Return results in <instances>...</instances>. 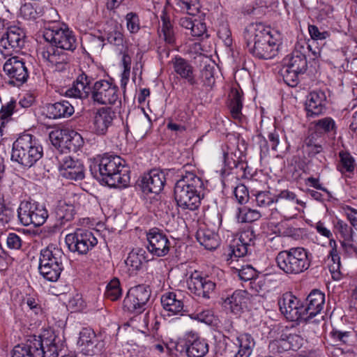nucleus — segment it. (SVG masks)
Instances as JSON below:
<instances>
[{
  "label": "nucleus",
  "mask_w": 357,
  "mask_h": 357,
  "mask_svg": "<svg viewBox=\"0 0 357 357\" xmlns=\"http://www.w3.org/2000/svg\"><path fill=\"white\" fill-rule=\"evenodd\" d=\"M93 78L82 72L74 81L72 87L66 91V96L75 98L91 99L99 105H121L119 88L112 80L100 79L91 86Z\"/></svg>",
  "instance_id": "obj_1"
},
{
  "label": "nucleus",
  "mask_w": 357,
  "mask_h": 357,
  "mask_svg": "<svg viewBox=\"0 0 357 357\" xmlns=\"http://www.w3.org/2000/svg\"><path fill=\"white\" fill-rule=\"evenodd\" d=\"M244 38L248 51L259 59H271L280 52V38L259 24H250L245 30Z\"/></svg>",
  "instance_id": "obj_2"
},
{
  "label": "nucleus",
  "mask_w": 357,
  "mask_h": 357,
  "mask_svg": "<svg viewBox=\"0 0 357 357\" xmlns=\"http://www.w3.org/2000/svg\"><path fill=\"white\" fill-rule=\"evenodd\" d=\"M91 175L110 187L127 186L130 181L129 170L125 161L118 155H105L90 165Z\"/></svg>",
  "instance_id": "obj_3"
},
{
  "label": "nucleus",
  "mask_w": 357,
  "mask_h": 357,
  "mask_svg": "<svg viewBox=\"0 0 357 357\" xmlns=\"http://www.w3.org/2000/svg\"><path fill=\"white\" fill-rule=\"evenodd\" d=\"M62 340L52 331L30 337L24 343L14 347L11 357H58Z\"/></svg>",
  "instance_id": "obj_4"
},
{
  "label": "nucleus",
  "mask_w": 357,
  "mask_h": 357,
  "mask_svg": "<svg viewBox=\"0 0 357 357\" xmlns=\"http://www.w3.org/2000/svg\"><path fill=\"white\" fill-rule=\"evenodd\" d=\"M204 184L201 177L187 172L181 176L174 186V199L178 207L183 210L195 211L204 197Z\"/></svg>",
  "instance_id": "obj_5"
},
{
  "label": "nucleus",
  "mask_w": 357,
  "mask_h": 357,
  "mask_svg": "<svg viewBox=\"0 0 357 357\" xmlns=\"http://www.w3.org/2000/svg\"><path fill=\"white\" fill-rule=\"evenodd\" d=\"M43 155V147L36 137L24 133L13 143L11 160L25 169L33 167Z\"/></svg>",
  "instance_id": "obj_6"
},
{
  "label": "nucleus",
  "mask_w": 357,
  "mask_h": 357,
  "mask_svg": "<svg viewBox=\"0 0 357 357\" xmlns=\"http://www.w3.org/2000/svg\"><path fill=\"white\" fill-rule=\"evenodd\" d=\"M62 250L53 244L42 249L39 258L38 270L40 274L47 280L56 282L63 269Z\"/></svg>",
  "instance_id": "obj_7"
},
{
  "label": "nucleus",
  "mask_w": 357,
  "mask_h": 357,
  "mask_svg": "<svg viewBox=\"0 0 357 357\" xmlns=\"http://www.w3.org/2000/svg\"><path fill=\"white\" fill-rule=\"evenodd\" d=\"M275 261L279 268L287 274L301 273L310 265L307 251L299 247L280 251Z\"/></svg>",
  "instance_id": "obj_8"
},
{
  "label": "nucleus",
  "mask_w": 357,
  "mask_h": 357,
  "mask_svg": "<svg viewBox=\"0 0 357 357\" xmlns=\"http://www.w3.org/2000/svg\"><path fill=\"white\" fill-rule=\"evenodd\" d=\"M54 24L47 27L44 31L43 37L47 42L59 50L73 52L77 47V39L73 32L67 26Z\"/></svg>",
  "instance_id": "obj_9"
},
{
  "label": "nucleus",
  "mask_w": 357,
  "mask_h": 357,
  "mask_svg": "<svg viewBox=\"0 0 357 357\" xmlns=\"http://www.w3.org/2000/svg\"><path fill=\"white\" fill-rule=\"evenodd\" d=\"M65 242L70 252L85 255L98 244V239L91 230L77 229L66 235Z\"/></svg>",
  "instance_id": "obj_10"
},
{
  "label": "nucleus",
  "mask_w": 357,
  "mask_h": 357,
  "mask_svg": "<svg viewBox=\"0 0 357 357\" xmlns=\"http://www.w3.org/2000/svg\"><path fill=\"white\" fill-rule=\"evenodd\" d=\"M48 215L45 207L36 202H22L17 209L18 218L24 226L40 227L45 222Z\"/></svg>",
  "instance_id": "obj_11"
},
{
  "label": "nucleus",
  "mask_w": 357,
  "mask_h": 357,
  "mask_svg": "<svg viewBox=\"0 0 357 357\" xmlns=\"http://www.w3.org/2000/svg\"><path fill=\"white\" fill-rule=\"evenodd\" d=\"M312 53L310 39H299L295 50L282 59V66L293 69V71H298L304 73L307 68V56Z\"/></svg>",
  "instance_id": "obj_12"
},
{
  "label": "nucleus",
  "mask_w": 357,
  "mask_h": 357,
  "mask_svg": "<svg viewBox=\"0 0 357 357\" xmlns=\"http://www.w3.org/2000/svg\"><path fill=\"white\" fill-rule=\"evenodd\" d=\"M305 203L296 198L294 192L289 190H281L275 195L274 206L271 208V215L279 213L284 218L294 215L297 211V205Z\"/></svg>",
  "instance_id": "obj_13"
},
{
  "label": "nucleus",
  "mask_w": 357,
  "mask_h": 357,
  "mask_svg": "<svg viewBox=\"0 0 357 357\" xmlns=\"http://www.w3.org/2000/svg\"><path fill=\"white\" fill-rule=\"evenodd\" d=\"M146 248L153 256H166L171 248V243L167 236L158 228H152L146 233Z\"/></svg>",
  "instance_id": "obj_14"
},
{
  "label": "nucleus",
  "mask_w": 357,
  "mask_h": 357,
  "mask_svg": "<svg viewBox=\"0 0 357 357\" xmlns=\"http://www.w3.org/2000/svg\"><path fill=\"white\" fill-rule=\"evenodd\" d=\"M3 71L10 79L8 84L14 86L22 85L29 78V73L25 62L18 56L9 58L3 65Z\"/></svg>",
  "instance_id": "obj_15"
},
{
  "label": "nucleus",
  "mask_w": 357,
  "mask_h": 357,
  "mask_svg": "<svg viewBox=\"0 0 357 357\" xmlns=\"http://www.w3.org/2000/svg\"><path fill=\"white\" fill-rule=\"evenodd\" d=\"M188 286L192 294L199 298L209 299L215 294L216 283L208 275L202 276L195 271L189 278Z\"/></svg>",
  "instance_id": "obj_16"
},
{
  "label": "nucleus",
  "mask_w": 357,
  "mask_h": 357,
  "mask_svg": "<svg viewBox=\"0 0 357 357\" xmlns=\"http://www.w3.org/2000/svg\"><path fill=\"white\" fill-rule=\"evenodd\" d=\"M59 174L70 181H81L84 178V167L78 159L64 156L59 160Z\"/></svg>",
  "instance_id": "obj_17"
},
{
  "label": "nucleus",
  "mask_w": 357,
  "mask_h": 357,
  "mask_svg": "<svg viewBox=\"0 0 357 357\" xmlns=\"http://www.w3.org/2000/svg\"><path fill=\"white\" fill-rule=\"evenodd\" d=\"M165 182V172L153 169L142 177L138 185L142 191L146 195L149 193L158 194L163 189Z\"/></svg>",
  "instance_id": "obj_18"
},
{
  "label": "nucleus",
  "mask_w": 357,
  "mask_h": 357,
  "mask_svg": "<svg viewBox=\"0 0 357 357\" xmlns=\"http://www.w3.org/2000/svg\"><path fill=\"white\" fill-rule=\"evenodd\" d=\"M77 345L85 356H94L101 351L102 343L98 340L95 332L89 328H84L79 332Z\"/></svg>",
  "instance_id": "obj_19"
},
{
  "label": "nucleus",
  "mask_w": 357,
  "mask_h": 357,
  "mask_svg": "<svg viewBox=\"0 0 357 357\" xmlns=\"http://www.w3.org/2000/svg\"><path fill=\"white\" fill-rule=\"evenodd\" d=\"M26 35L22 29L17 26L8 28L7 31L0 39V53L4 54L3 50L9 47L20 50L24 46Z\"/></svg>",
  "instance_id": "obj_20"
},
{
  "label": "nucleus",
  "mask_w": 357,
  "mask_h": 357,
  "mask_svg": "<svg viewBox=\"0 0 357 357\" xmlns=\"http://www.w3.org/2000/svg\"><path fill=\"white\" fill-rule=\"evenodd\" d=\"M115 118L116 112L111 107L98 109L93 119L92 132L98 135H105Z\"/></svg>",
  "instance_id": "obj_21"
},
{
  "label": "nucleus",
  "mask_w": 357,
  "mask_h": 357,
  "mask_svg": "<svg viewBox=\"0 0 357 357\" xmlns=\"http://www.w3.org/2000/svg\"><path fill=\"white\" fill-rule=\"evenodd\" d=\"M299 301L291 292H286L278 299L280 310L284 317L291 321L297 320L299 317L298 311Z\"/></svg>",
  "instance_id": "obj_22"
},
{
  "label": "nucleus",
  "mask_w": 357,
  "mask_h": 357,
  "mask_svg": "<svg viewBox=\"0 0 357 357\" xmlns=\"http://www.w3.org/2000/svg\"><path fill=\"white\" fill-rule=\"evenodd\" d=\"M173 68L175 73L182 79L195 88L199 85L198 80L195 79L194 69L190 62L180 56H176L172 60Z\"/></svg>",
  "instance_id": "obj_23"
},
{
  "label": "nucleus",
  "mask_w": 357,
  "mask_h": 357,
  "mask_svg": "<svg viewBox=\"0 0 357 357\" xmlns=\"http://www.w3.org/2000/svg\"><path fill=\"white\" fill-rule=\"evenodd\" d=\"M255 235L253 231H246L241 234L238 241L233 245L231 257L239 258L251 252L255 245Z\"/></svg>",
  "instance_id": "obj_24"
},
{
  "label": "nucleus",
  "mask_w": 357,
  "mask_h": 357,
  "mask_svg": "<svg viewBox=\"0 0 357 357\" xmlns=\"http://www.w3.org/2000/svg\"><path fill=\"white\" fill-rule=\"evenodd\" d=\"M248 301V292L244 290H236L224 301V306L234 314H239L247 307Z\"/></svg>",
  "instance_id": "obj_25"
},
{
  "label": "nucleus",
  "mask_w": 357,
  "mask_h": 357,
  "mask_svg": "<svg viewBox=\"0 0 357 357\" xmlns=\"http://www.w3.org/2000/svg\"><path fill=\"white\" fill-rule=\"evenodd\" d=\"M47 115L50 119L68 118L75 112L74 107L67 100H61L46 105Z\"/></svg>",
  "instance_id": "obj_26"
},
{
  "label": "nucleus",
  "mask_w": 357,
  "mask_h": 357,
  "mask_svg": "<svg viewBox=\"0 0 357 357\" xmlns=\"http://www.w3.org/2000/svg\"><path fill=\"white\" fill-rule=\"evenodd\" d=\"M196 238L206 250H215L220 245L218 235L213 231L205 227H200L197 230Z\"/></svg>",
  "instance_id": "obj_27"
},
{
  "label": "nucleus",
  "mask_w": 357,
  "mask_h": 357,
  "mask_svg": "<svg viewBox=\"0 0 357 357\" xmlns=\"http://www.w3.org/2000/svg\"><path fill=\"white\" fill-rule=\"evenodd\" d=\"M161 304L163 309L172 314L181 312L184 307L181 295H177L174 292H167L163 294L161 297Z\"/></svg>",
  "instance_id": "obj_28"
},
{
  "label": "nucleus",
  "mask_w": 357,
  "mask_h": 357,
  "mask_svg": "<svg viewBox=\"0 0 357 357\" xmlns=\"http://www.w3.org/2000/svg\"><path fill=\"white\" fill-rule=\"evenodd\" d=\"M234 344L238 347V350L234 357H250L252 354L255 342L249 333H242L236 337Z\"/></svg>",
  "instance_id": "obj_29"
},
{
  "label": "nucleus",
  "mask_w": 357,
  "mask_h": 357,
  "mask_svg": "<svg viewBox=\"0 0 357 357\" xmlns=\"http://www.w3.org/2000/svg\"><path fill=\"white\" fill-rule=\"evenodd\" d=\"M229 108L233 119L241 121L243 114V92L237 89L232 88L229 94Z\"/></svg>",
  "instance_id": "obj_30"
},
{
  "label": "nucleus",
  "mask_w": 357,
  "mask_h": 357,
  "mask_svg": "<svg viewBox=\"0 0 357 357\" xmlns=\"http://www.w3.org/2000/svg\"><path fill=\"white\" fill-rule=\"evenodd\" d=\"M106 38L109 44L117 47L119 53H122L126 49L122 27L118 24L115 23L107 31Z\"/></svg>",
  "instance_id": "obj_31"
},
{
  "label": "nucleus",
  "mask_w": 357,
  "mask_h": 357,
  "mask_svg": "<svg viewBox=\"0 0 357 357\" xmlns=\"http://www.w3.org/2000/svg\"><path fill=\"white\" fill-rule=\"evenodd\" d=\"M208 351V345L205 340L197 337L188 341L186 353L188 357H203Z\"/></svg>",
  "instance_id": "obj_32"
},
{
  "label": "nucleus",
  "mask_w": 357,
  "mask_h": 357,
  "mask_svg": "<svg viewBox=\"0 0 357 357\" xmlns=\"http://www.w3.org/2000/svg\"><path fill=\"white\" fill-rule=\"evenodd\" d=\"M68 52L63 50L49 47L42 52V56L44 59L48 61L50 63L70 62L71 56Z\"/></svg>",
  "instance_id": "obj_33"
},
{
  "label": "nucleus",
  "mask_w": 357,
  "mask_h": 357,
  "mask_svg": "<svg viewBox=\"0 0 357 357\" xmlns=\"http://www.w3.org/2000/svg\"><path fill=\"white\" fill-rule=\"evenodd\" d=\"M336 124L335 121L329 116L314 119V135L322 137L331 132H335Z\"/></svg>",
  "instance_id": "obj_34"
},
{
  "label": "nucleus",
  "mask_w": 357,
  "mask_h": 357,
  "mask_svg": "<svg viewBox=\"0 0 357 357\" xmlns=\"http://www.w3.org/2000/svg\"><path fill=\"white\" fill-rule=\"evenodd\" d=\"M56 226L63 227L66 222L73 220L76 214L75 206L72 204H63L60 205L56 211Z\"/></svg>",
  "instance_id": "obj_35"
},
{
  "label": "nucleus",
  "mask_w": 357,
  "mask_h": 357,
  "mask_svg": "<svg viewBox=\"0 0 357 357\" xmlns=\"http://www.w3.org/2000/svg\"><path fill=\"white\" fill-rule=\"evenodd\" d=\"M84 145L82 135L75 130H68L64 137V149L76 152Z\"/></svg>",
  "instance_id": "obj_36"
},
{
  "label": "nucleus",
  "mask_w": 357,
  "mask_h": 357,
  "mask_svg": "<svg viewBox=\"0 0 357 357\" xmlns=\"http://www.w3.org/2000/svg\"><path fill=\"white\" fill-rule=\"evenodd\" d=\"M150 259L145 256V251L143 249H137L131 251L125 261L128 266L132 268V271H138L141 268L143 261H149Z\"/></svg>",
  "instance_id": "obj_37"
},
{
  "label": "nucleus",
  "mask_w": 357,
  "mask_h": 357,
  "mask_svg": "<svg viewBox=\"0 0 357 357\" xmlns=\"http://www.w3.org/2000/svg\"><path fill=\"white\" fill-rule=\"evenodd\" d=\"M21 114H22V111L17 109L15 105V100H10L6 104L3 105L0 110L1 126H4L6 123L10 121L12 115L20 116Z\"/></svg>",
  "instance_id": "obj_38"
},
{
  "label": "nucleus",
  "mask_w": 357,
  "mask_h": 357,
  "mask_svg": "<svg viewBox=\"0 0 357 357\" xmlns=\"http://www.w3.org/2000/svg\"><path fill=\"white\" fill-rule=\"evenodd\" d=\"M275 195L270 191H258L253 194L257 206L260 208H273L274 206Z\"/></svg>",
  "instance_id": "obj_39"
},
{
  "label": "nucleus",
  "mask_w": 357,
  "mask_h": 357,
  "mask_svg": "<svg viewBox=\"0 0 357 357\" xmlns=\"http://www.w3.org/2000/svg\"><path fill=\"white\" fill-rule=\"evenodd\" d=\"M340 160L337 165V169L342 174L351 172L354 169L355 164L353 157L347 152L339 153Z\"/></svg>",
  "instance_id": "obj_40"
},
{
  "label": "nucleus",
  "mask_w": 357,
  "mask_h": 357,
  "mask_svg": "<svg viewBox=\"0 0 357 357\" xmlns=\"http://www.w3.org/2000/svg\"><path fill=\"white\" fill-rule=\"evenodd\" d=\"M312 138L310 136H308L304 141V144L303 145V162L305 165V167H304L305 173H310V165L312 160Z\"/></svg>",
  "instance_id": "obj_41"
},
{
  "label": "nucleus",
  "mask_w": 357,
  "mask_h": 357,
  "mask_svg": "<svg viewBox=\"0 0 357 357\" xmlns=\"http://www.w3.org/2000/svg\"><path fill=\"white\" fill-rule=\"evenodd\" d=\"M213 65H206L200 72L199 79L203 86L211 88L215 84Z\"/></svg>",
  "instance_id": "obj_42"
},
{
  "label": "nucleus",
  "mask_w": 357,
  "mask_h": 357,
  "mask_svg": "<svg viewBox=\"0 0 357 357\" xmlns=\"http://www.w3.org/2000/svg\"><path fill=\"white\" fill-rule=\"evenodd\" d=\"M122 294L120 282L117 278L112 280L107 285L105 296L112 301L118 300Z\"/></svg>",
  "instance_id": "obj_43"
},
{
  "label": "nucleus",
  "mask_w": 357,
  "mask_h": 357,
  "mask_svg": "<svg viewBox=\"0 0 357 357\" xmlns=\"http://www.w3.org/2000/svg\"><path fill=\"white\" fill-rule=\"evenodd\" d=\"M123 309L124 312L135 314H139L143 312L142 307L138 305L135 297L129 291L123 300Z\"/></svg>",
  "instance_id": "obj_44"
},
{
  "label": "nucleus",
  "mask_w": 357,
  "mask_h": 357,
  "mask_svg": "<svg viewBox=\"0 0 357 357\" xmlns=\"http://www.w3.org/2000/svg\"><path fill=\"white\" fill-rule=\"evenodd\" d=\"M161 20L162 22L161 31L163 33L165 42L169 44H174L175 42V36L173 26L171 24L169 19L165 15H163L161 16Z\"/></svg>",
  "instance_id": "obj_45"
},
{
  "label": "nucleus",
  "mask_w": 357,
  "mask_h": 357,
  "mask_svg": "<svg viewBox=\"0 0 357 357\" xmlns=\"http://www.w3.org/2000/svg\"><path fill=\"white\" fill-rule=\"evenodd\" d=\"M280 73L284 82L291 87L297 86L298 83V75L303 74L298 71H293V69H289V68L284 66H282Z\"/></svg>",
  "instance_id": "obj_46"
},
{
  "label": "nucleus",
  "mask_w": 357,
  "mask_h": 357,
  "mask_svg": "<svg viewBox=\"0 0 357 357\" xmlns=\"http://www.w3.org/2000/svg\"><path fill=\"white\" fill-rule=\"evenodd\" d=\"M312 295V291L308 294L307 297V301L308 304L307 306H304L303 305L298 304V311L299 314V317L295 321H298L300 323H308L312 317V312H309L310 310V305L312 304V299H311V296Z\"/></svg>",
  "instance_id": "obj_47"
},
{
  "label": "nucleus",
  "mask_w": 357,
  "mask_h": 357,
  "mask_svg": "<svg viewBox=\"0 0 357 357\" xmlns=\"http://www.w3.org/2000/svg\"><path fill=\"white\" fill-rule=\"evenodd\" d=\"M128 291L135 298H139L142 301H144L147 303L151 294L150 287L143 284L133 287L130 288Z\"/></svg>",
  "instance_id": "obj_48"
},
{
  "label": "nucleus",
  "mask_w": 357,
  "mask_h": 357,
  "mask_svg": "<svg viewBox=\"0 0 357 357\" xmlns=\"http://www.w3.org/2000/svg\"><path fill=\"white\" fill-rule=\"evenodd\" d=\"M335 230L341 235L345 241H353V229L345 222L341 220H337L335 224Z\"/></svg>",
  "instance_id": "obj_49"
},
{
  "label": "nucleus",
  "mask_w": 357,
  "mask_h": 357,
  "mask_svg": "<svg viewBox=\"0 0 357 357\" xmlns=\"http://www.w3.org/2000/svg\"><path fill=\"white\" fill-rule=\"evenodd\" d=\"M177 4L182 8L185 9L190 15H195L199 10V3L198 0H177Z\"/></svg>",
  "instance_id": "obj_50"
},
{
  "label": "nucleus",
  "mask_w": 357,
  "mask_h": 357,
  "mask_svg": "<svg viewBox=\"0 0 357 357\" xmlns=\"http://www.w3.org/2000/svg\"><path fill=\"white\" fill-rule=\"evenodd\" d=\"M127 28L132 33H137L140 29L139 19L137 13H128L126 16Z\"/></svg>",
  "instance_id": "obj_51"
},
{
  "label": "nucleus",
  "mask_w": 357,
  "mask_h": 357,
  "mask_svg": "<svg viewBox=\"0 0 357 357\" xmlns=\"http://www.w3.org/2000/svg\"><path fill=\"white\" fill-rule=\"evenodd\" d=\"M35 102V96L31 93H26L20 100L17 102L15 100V105L19 111H22V114L24 111L30 107Z\"/></svg>",
  "instance_id": "obj_52"
},
{
  "label": "nucleus",
  "mask_w": 357,
  "mask_h": 357,
  "mask_svg": "<svg viewBox=\"0 0 357 357\" xmlns=\"http://www.w3.org/2000/svg\"><path fill=\"white\" fill-rule=\"evenodd\" d=\"M234 194L240 204H245L250 198L248 188L243 184L237 185L234 189Z\"/></svg>",
  "instance_id": "obj_53"
},
{
  "label": "nucleus",
  "mask_w": 357,
  "mask_h": 357,
  "mask_svg": "<svg viewBox=\"0 0 357 357\" xmlns=\"http://www.w3.org/2000/svg\"><path fill=\"white\" fill-rule=\"evenodd\" d=\"M325 303V294L319 289H314V307L316 312H314V317L321 313Z\"/></svg>",
  "instance_id": "obj_54"
},
{
  "label": "nucleus",
  "mask_w": 357,
  "mask_h": 357,
  "mask_svg": "<svg viewBox=\"0 0 357 357\" xmlns=\"http://www.w3.org/2000/svg\"><path fill=\"white\" fill-rule=\"evenodd\" d=\"M257 275L256 270L251 265L243 266L238 269V276L243 281L255 279Z\"/></svg>",
  "instance_id": "obj_55"
},
{
  "label": "nucleus",
  "mask_w": 357,
  "mask_h": 357,
  "mask_svg": "<svg viewBox=\"0 0 357 357\" xmlns=\"http://www.w3.org/2000/svg\"><path fill=\"white\" fill-rule=\"evenodd\" d=\"M67 130L52 131L50 134V138L54 146L64 149V137L66 135Z\"/></svg>",
  "instance_id": "obj_56"
},
{
  "label": "nucleus",
  "mask_w": 357,
  "mask_h": 357,
  "mask_svg": "<svg viewBox=\"0 0 357 357\" xmlns=\"http://www.w3.org/2000/svg\"><path fill=\"white\" fill-rule=\"evenodd\" d=\"M224 162L225 167L229 169H232L234 168H239L241 170H244L247 166L245 163L232 158L231 155L229 153H224Z\"/></svg>",
  "instance_id": "obj_57"
},
{
  "label": "nucleus",
  "mask_w": 357,
  "mask_h": 357,
  "mask_svg": "<svg viewBox=\"0 0 357 357\" xmlns=\"http://www.w3.org/2000/svg\"><path fill=\"white\" fill-rule=\"evenodd\" d=\"M15 217V211L13 208L6 206L2 202L0 206V221L2 223L10 222Z\"/></svg>",
  "instance_id": "obj_58"
},
{
  "label": "nucleus",
  "mask_w": 357,
  "mask_h": 357,
  "mask_svg": "<svg viewBox=\"0 0 357 357\" xmlns=\"http://www.w3.org/2000/svg\"><path fill=\"white\" fill-rule=\"evenodd\" d=\"M147 120L140 119L137 121L135 127V130L137 133L142 135V137L146 135L149 129L151 126V121L148 115H146Z\"/></svg>",
  "instance_id": "obj_59"
},
{
  "label": "nucleus",
  "mask_w": 357,
  "mask_h": 357,
  "mask_svg": "<svg viewBox=\"0 0 357 357\" xmlns=\"http://www.w3.org/2000/svg\"><path fill=\"white\" fill-rule=\"evenodd\" d=\"M206 31V26L204 22L195 19L193 27L190 31V34L193 37L202 36Z\"/></svg>",
  "instance_id": "obj_60"
},
{
  "label": "nucleus",
  "mask_w": 357,
  "mask_h": 357,
  "mask_svg": "<svg viewBox=\"0 0 357 357\" xmlns=\"http://www.w3.org/2000/svg\"><path fill=\"white\" fill-rule=\"evenodd\" d=\"M6 244L10 249L18 250L22 246V241L17 234L10 233L6 238Z\"/></svg>",
  "instance_id": "obj_61"
},
{
  "label": "nucleus",
  "mask_w": 357,
  "mask_h": 357,
  "mask_svg": "<svg viewBox=\"0 0 357 357\" xmlns=\"http://www.w3.org/2000/svg\"><path fill=\"white\" fill-rule=\"evenodd\" d=\"M344 210L350 224L357 230V210L349 206H347Z\"/></svg>",
  "instance_id": "obj_62"
},
{
  "label": "nucleus",
  "mask_w": 357,
  "mask_h": 357,
  "mask_svg": "<svg viewBox=\"0 0 357 357\" xmlns=\"http://www.w3.org/2000/svg\"><path fill=\"white\" fill-rule=\"evenodd\" d=\"M197 318L199 321L207 324H211L214 319L213 313L211 310H206L197 314Z\"/></svg>",
  "instance_id": "obj_63"
},
{
  "label": "nucleus",
  "mask_w": 357,
  "mask_h": 357,
  "mask_svg": "<svg viewBox=\"0 0 357 357\" xmlns=\"http://www.w3.org/2000/svg\"><path fill=\"white\" fill-rule=\"evenodd\" d=\"M341 245L345 254L349 256H357V246L351 243V241L344 240L341 242Z\"/></svg>",
  "instance_id": "obj_64"
}]
</instances>
